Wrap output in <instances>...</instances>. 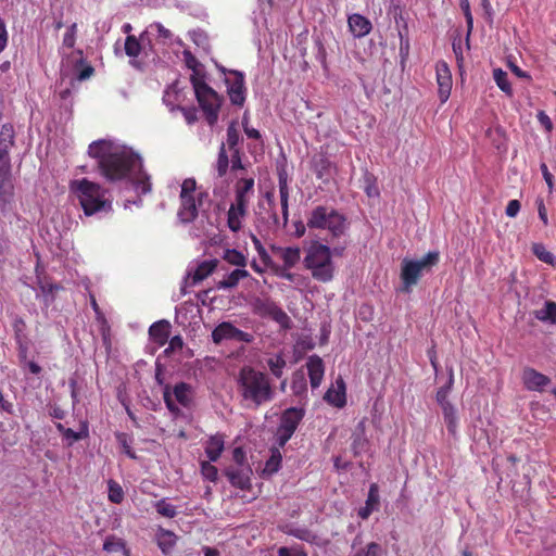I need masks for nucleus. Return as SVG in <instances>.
Returning a JSON list of instances; mask_svg holds the SVG:
<instances>
[{"label":"nucleus","mask_w":556,"mask_h":556,"mask_svg":"<svg viewBox=\"0 0 556 556\" xmlns=\"http://www.w3.org/2000/svg\"><path fill=\"white\" fill-rule=\"evenodd\" d=\"M437 71V83H438V93L440 101L445 103L452 90V74L445 62H439L435 67Z\"/></svg>","instance_id":"nucleus-13"},{"label":"nucleus","mask_w":556,"mask_h":556,"mask_svg":"<svg viewBox=\"0 0 556 556\" xmlns=\"http://www.w3.org/2000/svg\"><path fill=\"white\" fill-rule=\"evenodd\" d=\"M170 334V324L166 319H162L153 323L149 328L150 339L157 344L159 346H163L169 339Z\"/></svg>","instance_id":"nucleus-20"},{"label":"nucleus","mask_w":556,"mask_h":556,"mask_svg":"<svg viewBox=\"0 0 556 556\" xmlns=\"http://www.w3.org/2000/svg\"><path fill=\"white\" fill-rule=\"evenodd\" d=\"M306 366L308 370L311 387L316 389L320 386L324 378L325 367L323 359L317 355H313L308 358Z\"/></svg>","instance_id":"nucleus-22"},{"label":"nucleus","mask_w":556,"mask_h":556,"mask_svg":"<svg viewBox=\"0 0 556 556\" xmlns=\"http://www.w3.org/2000/svg\"><path fill=\"white\" fill-rule=\"evenodd\" d=\"M303 417L302 408L290 407L282 413L278 429L294 433Z\"/></svg>","instance_id":"nucleus-16"},{"label":"nucleus","mask_w":556,"mask_h":556,"mask_svg":"<svg viewBox=\"0 0 556 556\" xmlns=\"http://www.w3.org/2000/svg\"><path fill=\"white\" fill-rule=\"evenodd\" d=\"M281 463L282 455L279 447H271L270 457L265 463L264 472L267 475L276 473L280 469Z\"/></svg>","instance_id":"nucleus-34"},{"label":"nucleus","mask_w":556,"mask_h":556,"mask_svg":"<svg viewBox=\"0 0 556 556\" xmlns=\"http://www.w3.org/2000/svg\"><path fill=\"white\" fill-rule=\"evenodd\" d=\"M252 339L250 333L238 329L228 321L220 323L212 331V340L216 344H219L224 340L250 343Z\"/></svg>","instance_id":"nucleus-9"},{"label":"nucleus","mask_w":556,"mask_h":556,"mask_svg":"<svg viewBox=\"0 0 556 556\" xmlns=\"http://www.w3.org/2000/svg\"><path fill=\"white\" fill-rule=\"evenodd\" d=\"M278 187L280 195V205L282 214V226L286 227L289 222V187L288 174L285 169L278 172Z\"/></svg>","instance_id":"nucleus-18"},{"label":"nucleus","mask_w":556,"mask_h":556,"mask_svg":"<svg viewBox=\"0 0 556 556\" xmlns=\"http://www.w3.org/2000/svg\"><path fill=\"white\" fill-rule=\"evenodd\" d=\"M15 146V129L13 124L5 123L0 129V167H12L10 150Z\"/></svg>","instance_id":"nucleus-11"},{"label":"nucleus","mask_w":556,"mask_h":556,"mask_svg":"<svg viewBox=\"0 0 556 556\" xmlns=\"http://www.w3.org/2000/svg\"><path fill=\"white\" fill-rule=\"evenodd\" d=\"M248 215V207L231 203L227 212V225L232 232H238L242 228V220Z\"/></svg>","instance_id":"nucleus-24"},{"label":"nucleus","mask_w":556,"mask_h":556,"mask_svg":"<svg viewBox=\"0 0 556 556\" xmlns=\"http://www.w3.org/2000/svg\"><path fill=\"white\" fill-rule=\"evenodd\" d=\"M108 489V498L111 503L121 504L124 501V490L118 482L109 480Z\"/></svg>","instance_id":"nucleus-43"},{"label":"nucleus","mask_w":556,"mask_h":556,"mask_svg":"<svg viewBox=\"0 0 556 556\" xmlns=\"http://www.w3.org/2000/svg\"><path fill=\"white\" fill-rule=\"evenodd\" d=\"M326 229L329 230L333 238L343 236L348 229V222L344 215L331 208V214L328 219Z\"/></svg>","instance_id":"nucleus-27"},{"label":"nucleus","mask_w":556,"mask_h":556,"mask_svg":"<svg viewBox=\"0 0 556 556\" xmlns=\"http://www.w3.org/2000/svg\"><path fill=\"white\" fill-rule=\"evenodd\" d=\"M103 549L108 553L122 552L124 556H130V549L127 547L125 540L114 535L105 539Z\"/></svg>","instance_id":"nucleus-33"},{"label":"nucleus","mask_w":556,"mask_h":556,"mask_svg":"<svg viewBox=\"0 0 556 556\" xmlns=\"http://www.w3.org/2000/svg\"><path fill=\"white\" fill-rule=\"evenodd\" d=\"M534 316L541 321L556 324V303L546 301L543 308L534 312Z\"/></svg>","instance_id":"nucleus-35"},{"label":"nucleus","mask_w":556,"mask_h":556,"mask_svg":"<svg viewBox=\"0 0 556 556\" xmlns=\"http://www.w3.org/2000/svg\"><path fill=\"white\" fill-rule=\"evenodd\" d=\"M163 399H164L165 405L169 412H172L174 414L179 412L178 406L175 404V402L173 400L169 386L165 387L164 392H163Z\"/></svg>","instance_id":"nucleus-60"},{"label":"nucleus","mask_w":556,"mask_h":556,"mask_svg":"<svg viewBox=\"0 0 556 556\" xmlns=\"http://www.w3.org/2000/svg\"><path fill=\"white\" fill-rule=\"evenodd\" d=\"M521 204L518 200H510L507 203L505 213L508 217H516L520 211Z\"/></svg>","instance_id":"nucleus-64"},{"label":"nucleus","mask_w":556,"mask_h":556,"mask_svg":"<svg viewBox=\"0 0 556 556\" xmlns=\"http://www.w3.org/2000/svg\"><path fill=\"white\" fill-rule=\"evenodd\" d=\"M522 383L529 391L542 392L551 383V379L531 367H526L522 371Z\"/></svg>","instance_id":"nucleus-15"},{"label":"nucleus","mask_w":556,"mask_h":556,"mask_svg":"<svg viewBox=\"0 0 556 556\" xmlns=\"http://www.w3.org/2000/svg\"><path fill=\"white\" fill-rule=\"evenodd\" d=\"M68 190L78 200L87 216L111 208V203L105 199L104 189L87 178L71 180Z\"/></svg>","instance_id":"nucleus-4"},{"label":"nucleus","mask_w":556,"mask_h":556,"mask_svg":"<svg viewBox=\"0 0 556 556\" xmlns=\"http://www.w3.org/2000/svg\"><path fill=\"white\" fill-rule=\"evenodd\" d=\"M380 507V495H379V486L377 483H371L369 485L367 500L365 502V506L361 507L357 511V515L361 519L366 520L369 516L378 510Z\"/></svg>","instance_id":"nucleus-17"},{"label":"nucleus","mask_w":556,"mask_h":556,"mask_svg":"<svg viewBox=\"0 0 556 556\" xmlns=\"http://www.w3.org/2000/svg\"><path fill=\"white\" fill-rule=\"evenodd\" d=\"M381 547L378 543L371 542L367 544L366 548L359 549L354 556H380Z\"/></svg>","instance_id":"nucleus-55"},{"label":"nucleus","mask_w":556,"mask_h":556,"mask_svg":"<svg viewBox=\"0 0 556 556\" xmlns=\"http://www.w3.org/2000/svg\"><path fill=\"white\" fill-rule=\"evenodd\" d=\"M154 506L157 514L163 517L174 518L177 515L176 507L169 504L165 498L157 501Z\"/></svg>","instance_id":"nucleus-49"},{"label":"nucleus","mask_w":556,"mask_h":556,"mask_svg":"<svg viewBox=\"0 0 556 556\" xmlns=\"http://www.w3.org/2000/svg\"><path fill=\"white\" fill-rule=\"evenodd\" d=\"M493 78L497 85V87L508 96L513 94V89L510 83L508 80V75L502 68H495L493 71Z\"/></svg>","instance_id":"nucleus-41"},{"label":"nucleus","mask_w":556,"mask_h":556,"mask_svg":"<svg viewBox=\"0 0 556 556\" xmlns=\"http://www.w3.org/2000/svg\"><path fill=\"white\" fill-rule=\"evenodd\" d=\"M195 190L197 182L193 178L184 180L179 195L180 207L178 210V217L185 224L191 223L197 218L198 206H201L203 199L208 197L206 192H199L195 198Z\"/></svg>","instance_id":"nucleus-7"},{"label":"nucleus","mask_w":556,"mask_h":556,"mask_svg":"<svg viewBox=\"0 0 556 556\" xmlns=\"http://www.w3.org/2000/svg\"><path fill=\"white\" fill-rule=\"evenodd\" d=\"M230 159L226 152V144L223 142L220 144L219 151H218V157L216 162V170L217 176L219 178L224 177L227 174V170L229 168Z\"/></svg>","instance_id":"nucleus-40"},{"label":"nucleus","mask_w":556,"mask_h":556,"mask_svg":"<svg viewBox=\"0 0 556 556\" xmlns=\"http://www.w3.org/2000/svg\"><path fill=\"white\" fill-rule=\"evenodd\" d=\"M271 250L283 262L281 267L293 268L301 260V249L299 247H273Z\"/></svg>","instance_id":"nucleus-21"},{"label":"nucleus","mask_w":556,"mask_h":556,"mask_svg":"<svg viewBox=\"0 0 556 556\" xmlns=\"http://www.w3.org/2000/svg\"><path fill=\"white\" fill-rule=\"evenodd\" d=\"M72 55H77L78 56L77 62L79 64L84 65V67L77 74V79L81 81V80H86V79L90 78L94 73V68L90 64H84L83 51L81 50L73 51Z\"/></svg>","instance_id":"nucleus-48"},{"label":"nucleus","mask_w":556,"mask_h":556,"mask_svg":"<svg viewBox=\"0 0 556 556\" xmlns=\"http://www.w3.org/2000/svg\"><path fill=\"white\" fill-rule=\"evenodd\" d=\"M232 460L236 463V466H249V464H247L245 452L241 446L233 448Z\"/></svg>","instance_id":"nucleus-62"},{"label":"nucleus","mask_w":556,"mask_h":556,"mask_svg":"<svg viewBox=\"0 0 556 556\" xmlns=\"http://www.w3.org/2000/svg\"><path fill=\"white\" fill-rule=\"evenodd\" d=\"M332 167V162L328 157L321 156L315 162L314 170L318 179L328 180L331 176Z\"/></svg>","instance_id":"nucleus-36"},{"label":"nucleus","mask_w":556,"mask_h":556,"mask_svg":"<svg viewBox=\"0 0 556 556\" xmlns=\"http://www.w3.org/2000/svg\"><path fill=\"white\" fill-rule=\"evenodd\" d=\"M348 24H349L350 31L352 33V35L355 38L365 37L372 29L371 22L367 17H365L358 13H354V14L350 15L348 18Z\"/></svg>","instance_id":"nucleus-19"},{"label":"nucleus","mask_w":556,"mask_h":556,"mask_svg":"<svg viewBox=\"0 0 556 556\" xmlns=\"http://www.w3.org/2000/svg\"><path fill=\"white\" fill-rule=\"evenodd\" d=\"M12 327L17 339L24 337L26 330V323L21 316H15L12 321Z\"/></svg>","instance_id":"nucleus-57"},{"label":"nucleus","mask_w":556,"mask_h":556,"mask_svg":"<svg viewBox=\"0 0 556 556\" xmlns=\"http://www.w3.org/2000/svg\"><path fill=\"white\" fill-rule=\"evenodd\" d=\"M225 447V435L222 433H216L211 435L208 440L205 442V454L210 462H216Z\"/></svg>","instance_id":"nucleus-25"},{"label":"nucleus","mask_w":556,"mask_h":556,"mask_svg":"<svg viewBox=\"0 0 556 556\" xmlns=\"http://www.w3.org/2000/svg\"><path fill=\"white\" fill-rule=\"evenodd\" d=\"M442 412L448 432L454 434L457 428V416L454 406L446 405L442 408Z\"/></svg>","instance_id":"nucleus-47"},{"label":"nucleus","mask_w":556,"mask_h":556,"mask_svg":"<svg viewBox=\"0 0 556 556\" xmlns=\"http://www.w3.org/2000/svg\"><path fill=\"white\" fill-rule=\"evenodd\" d=\"M141 42L140 40L134 36L128 35L125 39V53L129 58H137L141 52Z\"/></svg>","instance_id":"nucleus-46"},{"label":"nucleus","mask_w":556,"mask_h":556,"mask_svg":"<svg viewBox=\"0 0 556 556\" xmlns=\"http://www.w3.org/2000/svg\"><path fill=\"white\" fill-rule=\"evenodd\" d=\"M290 269H291V267H280V266L273 267L275 275H277L278 277L286 279L290 282H295L300 276L291 273Z\"/></svg>","instance_id":"nucleus-54"},{"label":"nucleus","mask_w":556,"mask_h":556,"mask_svg":"<svg viewBox=\"0 0 556 556\" xmlns=\"http://www.w3.org/2000/svg\"><path fill=\"white\" fill-rule=\"evenodd\" d=\"M249 271L244 268H237L232 270L225 279L217 283L218 289H232L238 286L241 279L248 278Z\"/></svg>","instance_id":"nucleus-32"},{"label":"nucleus","mask_w":556,"mask_h":556,"mask_svg":"<svg viewBox=\"0 0 556 556\" xmlns=\"http://www.w3.org/2000/svg\"><path fill=\"white\" fill-rule=\"evenodd\" d=\"M331 208L324 205L316 206L307 218V227L311 229H326Z\"/></svg>","instance_id":"nucleus-23"},{"label":"nucleus","mask_w":556,"mask_h":556,"mask_svg":"<svg viewBox=\"0 0 556 556\" xmlns=\"http://www.w3.org/2000/svg\"><path fill=\"white\" fill-rule=\"evenodd\" d=\"M228 77L225 78L227 85V93L231 104L243 106L245 102V81L244 74L236 70H229Z\"/></svg>","instance_id":"nucleus-8"},{"label":"nucleus","mask_w":556,"mask_h":556,"mask_svg":"<svg viewBox=\"0 0 556 556\" xmlns=\"http://www.w3.org/2000/svg\"><path fill=\"white\" fill-rule=\"evenodd\" d=\"M324 399L328 403L339 408L343 407L346 404L345 384L341 378L337 380V389H334L333 387L328 389Z\"/></svg>","instance_id":"nucleus-29"},{"label":"nucleus","mask_w":556,"mask_h":556,"mask_svg":"<svg viewBox=\"0 0 556 556\" xmlns=\"http://www.w3.org/2000/svg\"><path fill=\"white\" fill-rule=\"evenodd\" d=\"M241 140L240 132L237 128V122L232 121L227 128V140L226 143L230 151L240 150L238 148Z\"/></svg>","instance_id":"nucleus-42"},{"label":"nucleus","mask_w":556,"mask_h":556,"mask_svg":"<svg viewBox=\"0 0 556 556\" xmlns=\"http://www.w3.org/2000/svg\"><path fill=\"white\" fill-rule=\"evenodd\" d=\"M172 396L184 407H190L193 400V388L187 382H178L174 386Z\"/></svg>","instance_id":"nucleus-28"},{"label":"nucleus","mask_w":556,"mask_h":556,"mask_svg":"<svg viewBox=\"0 0 556 556\" xmlns=\"http://www.w3.org/2000/svg\"><path fill=\"white\" fill-rule=\"evenodd\" d=\"M223 258L230 265H233V266H238V267H241V268H244L248 264V258L247 256L236 250V249H226L224 251V255H223Z\"/></svg>","instance_id":"nucleus-37"},{"label":"nucleus","mask_w":556,"mask_h":556,"mask_svg":"<svg viewBox=\"0 0 556 556\" xmlns=\"http://www.w3.org/2000/svg\"><path fill=\"white\" fill-rule=\"evenodd\" d=\"M174 110H179L182 113L188 125H192L198 121V110L194 106L186 108L180 105L175 106L170 104V111Z\"/></svg>","instance_id":"nucleus-52"},{"label":"nucleus","mask_w":556,"mask_h":556,"mask_svg":"<svg viewBox=\"0 0 556 556\" xmlns=\"http://www.w3.org/2000/svg\"><path fill=\"white\" fill-rule=\"evenodd\" d=\"M230 168L232 172L236 170H244L245 167L241 161V152L240 150L231 151L230 155Z\"/></svg>","instance_id":"nucleus-59"},{"label":"nucleus","mask_w":556,"mask_h":556,"mask_svg":"<svg viewBox=\"0 0 556 556\" xmlns=\"http://www.w3.org/2000/svg\"><path fill=\"white\" fill-rule=\"evenodd\" d=\"M254 185L253 177L239 178L233 186L235 200L232 203L249 207L250 200L254 194Z\"/></svg>","instance_id":"nucleus-14"},{"label":"nucleus","mask_w":556,"mask_h":556,"mask_svg":"<svg viewBox=\"0 0 556 556\" xmlns=\"http://www.w3.org/2000/svg\"><path fill=\"white\" fill-rule=\"evenodd\" d=\"M177 542V535L169 530L161 528L156 534V543L160 549L168 555Z\"/></svg>","instance_id":"nucleus-30"},{"label":"nucleus","mask_w":556,"mask_h":556,"mask_svg":"<svg viewBox=\"0 0 556 556\" xmlns=\"http://www.w3.org/2000/svg\"><path fill=\"white\" fill-rule=\"evenodd\" d=\"M459 7L464 13V16L466 18V25H467V36H466V43L469 48V38L473 29V17L470 10V3L469 0H459Z\"/></svg>","instance_id":"nucleus-45"},{"label":"nucleus","mask_w":556,"mask_h":556,"mask_svg":"<svg viewBox=\"0 0 556 556\" xmlns=\"http://www.w3.org/2000/svg\"><path fill=\"white\" fill-rule=\"evenodd\" d=\"M14 199L12 167H0V211L5 214Z\"/></svg>","instance_id":"nucleus-10"},{"label":"nucleus","mask_w":556,"mask_h":556,"mask_svg":"<svg viewBox=\"0 0 556 556\" xmlns=\"http://www.w3.org/2000/svg\"><path fill=\"white\" fill-rule=\"evenodd\" d=\"M88 154L97 160L100 174L112 182L130 178L137 168L143 167L138 154L104 139L91 142Z\"/></svg>","instance_id":"nucleus-1"},{"label":"nucleus","mask_w":556,"mask_h":556,"mask_svg":"<svg viewBox=\"0 0 556 556\" xmlns=\"http://www.w3.org/2000/svg\"><path fill=\"white\" fill-rule=\"evenodd\" d=\"M130 178H132L136 188L142 193L151 191L150 177L142 170V168H137L136 173H134Z\"/></svg>","instance_id":"nucleus-39"},{"label":"nucleus","mask_w":556,"mask_h":556,"mask_svg":"<svg viewBox=\"0 0 556 556\" xmlns=\"http://www.w3.org/2000/svg\"><path fill=\"white\" fill-rule=\"evenodd\" d=\"M452 378L450 379V382H448V386L447 387H442L438 390L437 392V401L438 403L440 404L441 408L445 407L446 405H452L451 402L447 401V395H448V392H450V389H451V384H452Z\"/></svg>","instance_id":"nucleus-56"},{"label":"nucleus","mask_w":556,"mask_h":556,"mask_svg":"<svg viewBox=\"0 0 556 556\" xmlns=\"http://www.w3.org/2000/svg\"><path fill=\"white\" fill-rule=\"evenodd\" d=\"M532 252L541 262L552 266L556 265V256L549 252L544 244L533 243Z\"/></svg>","instance_id":"nucleus-38"},{"label":"nucleus","mask_w":556,"mask_h":556,"mask_svg":"<svg viewBox=\"0 0 556 556\" xmlns=\"http://www.w3.org/2000/svg\"><path fill=\"white\" fill-rule=\"evenodd\" d=\"M438 251H430L420 260H403L401 266L402 290L409 292L412 287L417 285L424 271H430L439 263Z\"/></svg>","instance_id":"nucleus-6"},{"label":"nucleus","mask_w":556,"mask_h":556,"mask_svg":"<svg viewBox=\"0 0 556 556\" xmlns=\"http://www.w3.org/2000/svg\"><path fill=\"white\" fill-rule=\"evenodd\" d=\"M225 476L235 488L240 490H250L252 486V469L250 466H229L225 470Z\"/></svg>","instance_id":"nucleus-12"},{"label":"nucleus","mask_w":556,"mask_h":556,"mask_svg":"<svg viewBox=\"0 0 556 556\" xmlns=\"http://www.w3.org/2000/svg\"><path fill=\"white\" fill-rule=\"evenodd\" d=\"M217 265L218 260L216 258L203 261L198 264L192 275L193 283H198L207 278L216 269Z\"/></svg>","instance_id":"nucleus-31"},{"label":"nucleus","mask_w":556,"mask_h":556,"mask_svg":"<svg viewBox=\"0 0 556 556\" xmlns=\"http://www.w3.org/2000/svg\"><path fill=\"white\" fill-rule=\"evenodd\" d=\"M88 435V431L87 429H85V431H74L73 429L68 428L66 430H64V438L67 439V440H71L68 442V445H72L73 442L75 441H79L81 440L83 438L87 437Z\"/></svg>","instance_id":"nucleus-61"},{"label":"nucleus","mask_w":556,"mask_h":556,"mask_svg":"<svg viewBox=\"0 0 556 556\" xmlns=\"http://www.w3.org/2000/svg\"><path fill=\"white\" fill-rule=\"evenodd\" d=\"M286 365L287 363L285 358L279 354L267 359V366L271 375L276 378L282 377Z\"/></svg>","instance_id":"nucleus-44"},{"label":"nucleus","mask_w":556,"mask_h":556,"mask_svg":"<svg viewBox=\"0 0 556 556\" xmlns=\"http://www.w3.org/2000/svg\"><path fill=\"white\" fill-rule=\"evenodd\" d=\"M194 89L197 101L204 114L205 121L210 126H214L218 121L219 110L223 103V97L210 87L198 74L190 77Z\"/></svg>","instance_id":"nucleus-5"},{"label":"nucleus","mask_w":556,"mask_h":556,"mask_svg":"<svg viewBox=\"0 0 556 556\" xmlns=\"http://www.w3.org/2000/svg\"><path fill=\"white\" fill-rule=\"evenodd\" d=\"M77 37V24L73 23L70 25L63 36L62 40V49H73L76 43Z\"/></svg>","instance_id":"nucleus-50"},{"label":"nucleus","mask_w":556,"mask_h":556,"mask_svg":"<svg viewBox=\"0 0 556 556\" xmlns=\"http://www.w3.org/2000/svg\"><path fill=\"white\" fill-rule=\"evenodd\" d=\"M184 58L185 62L188 68L192 70L194 73L197 72V68L200 65V62L198 59L190 52V51H184Z\"/></svg>","instance_id":"nucleus-63"},{"label":"nucleus","mask_w":556,"mask_h":556,"mask_svg":"<svg viewBox=\"0 0 556 556\" xmlns=\"http://www.w3.org/2000/svg\"><path fill=\"white\" fill-rule=\"evenodd\" d=\"M291 388L294 394H301L306 390V379L303 371H295L293 374Z\"/></svg>","instance_id":"nucleus-53"},{"label":"nucleus","mask_w":556,"mask_h":556,"mask_svg":"<svg viewBox=\"0 0 556 556\" xmlns=\"http://www.w3.org/2000/svg\"><path fill=\"white\" fill-rule=\"evenodd\" d=\"M288 534L296 538V539H300L302 541H307L309 542L312 539H314V535L312 534V532L305 528H295V529H291L290 531L287 532Z\"/></svg>","instance_id":"nucleus-58"},{"label":"nucleus","mask_w":556,"mask_h":556,"mask_svg":"<svg viewBox=\"0 0 556 556\" xmlns=\"http://www.w3.org/2000/svg\"><path fill=\"white\" fill-rule=\"evenodd\" d=\"M369 447V440L365 434V421L362 420L358 422L356 431L352 434V444L351 448L354 456H359L364 452H366Z\"/></svg>","instance_id":"nucleus-26"},{"label":"nucleus","mask_w":556,"mask_h":556,"mask_svg":"<svg viewBox=\"0 0 556 556\" xmlns=\"http://www.w3.org/2000/svg\"><path fill=\"white\" fill-rule=\"evenodd\" d=\"M343 250L344 248L331 250L328 245L314 241L305 250L303 266L311 273L314 280L323 283L330 282L336 271L332 253L341 255Z\"/></svg>","instance_id":"nucleus-3"},{"label":"nucleus","mask_w":556,"mask_h":556,"mask_svg":"<svg viewBox=\"0 0 556 556\" xmlns=\"http://www.w3.org/2000/svg\"><path fill=\"white\" fill-rule=\"evenodd\" d=\"M236 382L242 400L254 407L270 402L275 396L268 376L251 366L240 368Z\"/></svg>","instance_id":"nucleus-2"},{"label":"nucleus","mask_w":556,"mask_h":556,"mask_svg":"<svg viewBox=\"0 0 556 556\" xmlns=\"http://www.w3.org/2000/svg\"><path fill=\"white\" fill-rule=\"evenodd\" d=\"M211 463L212 462H210V460L201 462V475L204 479H206L211 482H216L217 478H218V470H217L216 466H214Z\"/></svg>","instance_id":"nucleus-51"}]
</instances>
